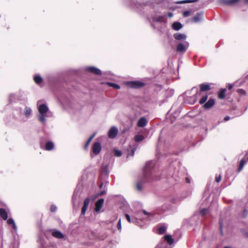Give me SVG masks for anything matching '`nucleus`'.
I'll list each match as a JSON object with an SVG mask.
<instances>
[{"mask_svg": "<svg viewBox=\"0 0 248 248\" xmlns=\"http://www.w3.org/2000/svg\"><path fill=\"white\" fill-rule=\"evenodd\" d=\"M163 18H164L163 16H161L158 15V14H155V15L154 16H153L151 17H149L148 19H149V21L150 22L152 26L154 28H155V27L154 25V22H156L161 23L163 21Z\"/></svg>", "mask_w": 248, "mask_h": 248, "instance_id": "nucleus-5", "label": "nucleus"}, {"mask_svg": "<svg viewBox=\"0 0 248 248\" xmlns=\"http://www.w3.org/2000/svg\"><path fill=\"white\" fill-rule=\"evenodd\" d=\"M240 0H220L221 3L226 5H232L237 3Z\"/></svg>", "mask_w": 248, "mask_h": 248, "instance_id": "nucleus-15", "label": "nucleus"}, {"mask_svg": "<svg viewBox=\"0 0 248 248\" xmlns=\"http://www.w3.org/2000/svg\"><path fill=\"white\" fill-rule=\"evenodd\" d=\"M189 99L191 100V101L189 102V103L191 104H194L196 102V99L195 96L190 97Z\"/></svg>", "mask_w": 248, "mask_h": 248, "instance_id": "nucleus-37", "label": "nucleus"}, {"mask_svg": "<svg viewBox=\"0 0 248 248\" xmlns=\"http://www.w3.org/2000/svg\"><path fill=\"white\" fill-rule=\"evenodd\" d=\"M134 4H135V6L137 8H139V7H142L143 6V4H141L140 3H138V2H135L134 1H133Z\"/></svg>", "mask_w": 248, "mask_h": 248, "instance_id": "nucleus-41", "label": "nucleus"}, {"mask_svg": "<svg viewBox=\"0 0 248 248\" xmlns=\"http://www.w3.org/2000/svg\"><path fill=\"white\" fill-rule=\"evenodd\" d=\"M7 223L9 225L12 224L13 226V228L15 231H16L17 230L16 226V223L13 218H10L8 219L7 220Z\"/></svg>", "mask_w": 248, "mask_h": 248, "instance_id": "nucleus-27", "label": "nucleus"}, {"mask_svg": "<svg viewBox=\"0 0 248 248\" xmlns=\"http://www.w3.org/2000/svg\"><path fill=\"white\" fill-rule=\"evenodd\" d=\"M190 13V11H186L183 13V15L184 17H187L189 16Z\"/></svg>", "mask_w": 248, "mask_h": 248, "instance_id": "nucleus-39", "label": "nucleus"}, {"mask_svg": "<svg viewBox=\"0 0 248 248\" xmlns=\"http://www.w3.org/2000/svg\"><path fill=\"white\" fill-rule=\"evenodd\" d=\"M162 241H167L168 244L171 245L173 244L174 240L170 235H166L164 236V240Z\"/></svg>", "mask_w": 248, "mask_h": 248, "instance_id": "nucleus-19", "label": "nucleus"}, {"mask_svg": "<svg viewBox=\"0 0 248 248\" xmlns=\"http://www.w3.org/2000/svg\"><path fill=\"white\" fill-rule=\"evenodd\" d=\"M114 153L115 156H117V157L121 156L122 155L121 151H120L117 149H114Z\"/></svg>", "mask_w": 248, "mask_h": 248, "instance_id": "nucleus-36", "label": "nucleus"}, {"mask_svg": "<svg viewBox=\"0 0 248 248\" xmlns=\"http://www.w3.org/2000/svg\"><path fill=\"white\" fill-rule=\"evenodd\" d=\"M118 133V128L115 126H112L108 132V136L110 139H114L116 137Z\"/></svg>", "mask_w": 248, "mask_h": 248, "instance_id": "nucleus-7", "label": "nucleus"}, {"mask_svg": "<svg viewBox=\"0 0 248 248\" xmlns=\"http://www.w3.org/2000/svg\"><path fill=\"white\" fill-rule=\"evenodd\" d=\"M141 216V220L150 221L154 217V214L151 213H148L145 210L140 211L138 215V216Z\"/></svg>", "mask_w": 248, "mask_h": 248, "instance_id": "nucleus-4", "label": "nucleus"}, {"mask_svg": "<svg viewBox=\"0 0 248 248\" xmlns=\"http://www.w3.org/2000/svg\"><path fill=\"white\" fill-rule=\"evenodd\" d=\"M226 89H224L219 91L218 96L219 99H222L225 98V96Z\"/></svg>", "mask_w": 248, "mask_h": 248, "instance_id": "nucleus-31", "label": "nucleus"}, {"mask_svg": "<svg viewBox=\"0 0 248 248\" xmlns=\"http://www.w3.org/2000/svg\"><path fill=\"white\" fill-rule=\"evenodd\" d=\"M117 228H118V229L119 230V231H121V229H122V225H121V219H120L118 221V222L117 223Z\"/></svg>", "mask_w": 248, "mask_h": 248, "instance_id": "nucleus-40", "label": "nucleus"}, {"mask_svg": "<svg viewBox=\"0 0 248 248\" xmlns=\"http://www.w3.org/2000/svg\"><path fill=\"white\" fill-rule=\"evenodd\" d=\"M14 97V95H11L9 97V99L11 101H12V97Z\"/></svg>", "mask_w": 248, "mask_h": 248, "instance_id": "nucleus-53", "label": "nucleus"}, {"mask_svg": "<svg viewBox=\"0 0 248 248\" xmlns=\"http://www.w3.org/2000/svg\"><path fill=\"white\" fill-rule=\"evenodd\" d=\"M0 216L4 220H6L7 219L8 215L5 209L3 208L0 209Z\"/></svg>", "mask_w": 248, "mask_h": 248, "instance_id": "nucleus-21", "label": "nucleus"}, {"mask_svg": "<svg viewBox=\"0 0 248 248\" xmlns=\"http://www.w3.org/2000/svg\"><path fill=\"white\" fill-rule=\"evenodd\" d=\"M246 156H248L247 159L248 160V153L246 154Z\"/></svg>", "mask_w": 248, "mask_h": 248, "instance_id": "nucleus-59", "label": "nucleus"}, {"mask_svg": "<svg viewBox=\"0 0 248 248\" xmlns=\"http://www.w3.org/2000/svg\"><path fill=\"white\" fill-rule=\"evenodd\" d=\"M23 114L25 116L26 118L27 119L31 118V117L32 115L31 108L29 107L26 106L24 109Z\"/></svg>", "mask_w": 248, "mask_h": 248, "instance_id": "nucleus-11", "label": "nucleus"}, {"mask_svg": "<svg viewBox=\"0 0 248 248\" xmlns=\"http://www.w3.org/2000/svg\"><path fill=\"white\" fill-rule=\"evenodd\" d=\"M125 218L129 223H135V224L138 223V219L137 217H132V218H131L130 216L128 214H126Z\"/></svg>", "mask_w": 248, "mask_h": 248, "instance_id": "nucleus-20", "label": "nucleus"}, {"mask_svg": "<svg viewBox=\"0 0 248 248\" xmlns=\"http://www.w3.org/2000/svg\"><path fill=\"white\" fill-rule=\"evenodd\" d=\"M103 183H101L100 185V188H102V186H103Z\"/></svg>", "mask_w": 248, "mask_h": 248, "instance_id": "nucleus-55", "label": "nucleus"}, {"mask_svg": "<svg viewBox=\"0 0 248 248\" xmlns=\"http://www.w3.org/2000/svg\"><path fill=\"white\" fill-rule=\"evenodd\" d=\"M39 114L37 116L39 121L43 124H45L46 119L53 117L52 112L45 104H41L38 107Z\"/></svg>", "mask_w": 248, "mask_h": 248, "instance_id": "nucleus-2", "label": "nucleus"}, {"mask_svg": "<svg viewBox=\"0 0 248 248\" xmlns=\"http://www.w3.org/2000/svg\"><path fill=\"white\" fill-rule=\"evenodd\" d=\"M144 83L140 81H131L128 83V85L133 88H139L144 86Z\"/></svg>", "mask_w": 248, "mask_h": 248, "instance_id": "nucleus-9", "label": "nucleus"}, {"mask_svg": "<svg viewBox=\"0 0 248 248\" xmlns=\"http://www.w3.org/2000/svg\"><path fill=\"white\" fill-rule=\"evenodd\" d=\"M182 24L178 22L173 23L172 25L173 29L175 31H179L182 28Z\"/></svg>", "mask_w": 248, "mask_h": 248, "instance_id": "nucleus-22", "label": "nucleus"}, {"mask_svg": "<svg viewBox=\"0 0 248 248\" xmlns=\"http://www.w3.org/2000/svg\"><path fill=\"white\" fill-rule=\"evenodd\" d=\"M186 183H190V179H189V178H188V177H186Z\"/></svg>", "mask_w": 248, "mask_h": 248, "instance_id": "nucleus-49", "label": "nucleus"}, {"mask_svg": "<svg viewBox=\"0 0 248 248\" xmlns=\"http://www.w3.org/2000/svg\"><path fill=\"white\" fill-rule=\"evenodd\" d=\"M104 200L103 199H100L95 203V210L96 212H99L103 206Z\"/></svg>", "mask_w": 248, "mask_h": 248, "instance_id": "nucleus-14", "label": "nucleus"}, {"mask_svg": "<svg viewBox=\"0 0 248 248\" xmlns=\"http://www.w3.org/2000/svg\"><path fill=\"white\" fill-rule=\"evenodd\" d=\"M166 231V227L164 225L160 226L157 230V233L159 234H163Z\"/></svg>", "mask_w": 248, "mask_h": 248, "instance_id": "nucleus-28", "label": "nucleus"}, {"mask_svg": "<svg viewBox=\"0 0 248 248\" xmlns=\"http://www.w3.org/2000/svg\"><path fill=\"white\" fill-rule=\"evenodd\" d=\"M104 172L106 173V174H108V166H106L104 169Z\"/></svg>", "mask_w": 248, "mask_h": 248, "instance_id": "nucleus-45", "label": "nucleus"}, {"mask_svg": "<svg viewBox=\"0 0 248 248\" xmlns=\"http://www.w3.org/2000/svg\"><path fill=\"white\" fill-rule=\"evenodd\" d=\"M215 104V100L213 99H210L206 103L203 105V107L206 109L211 108Z\"/></svg>", "mask_w": 248, "mask_h": 248, "instance_id": "nucleus-18", "label": "nucleus"}, {"mask_svg": "<svg viewBox=\"0 0 248 248\" xmlns=\"http://www.w3.org/2000/svg\"><path fill=\"white\" fill-rule=\"evenodd\" d=\"M246 161L245 159H242L241 160L240 164L238 169V172H239L241 171L242 169L243 168L245 164H246Z\"/></svg>", "mask_w": 248, "mask_h": 248, "instance_id": "nucleus-29", "label": "nucleus"}, {"mask_svg": "<svg viewBox=\"0 0 248 248\" xmlns=\"http://www.w3.org/2000/svg\"><path fill=\"white\" fill-rule=\"evenodd\" d=\"M107 84L109 85L110 87H112L115 89H120V86L115 83H111V82H107Z\"/></svg>", "mask_w": 248, "mask_h": 248, "instance_id": "nucleus-33", "label": "nucleus"}, {"mask_svg": "<svg viewBox=\"0 0 248 248\" xmlns=\"http://www.w3.org/2000/svg\"><path fill=\"white\" fill-rule=\"evenodd\" d=\"M200 90L201 91H207L210 89V87L209 84L206 83L201 84L200 86Z\"/></svg>", "mask_w": 248, "mask_h": 248, "instance_id": "nucleus-23", "label": "nucleus"}, {"mask_svg": "<svg viewBox=\"0 0 248 248\" xmlns=\"http://www.w3.org/2000/svg\"><path fill=\"white\" fill-rule=\"evenodd\" d=\"M189 46V43L187 41H185L184 43H179L176 46V50L178 53H184L186 51Z\"/></svg>", "mask_w": 248, "mask_h": 248, "instance_id": "nucleus-3", "label": "nucleus"}, {"mask_svg": "<svg viewBox=\"0 0 248 248\" xmlns=\"http://www.w3.org/2000/svg\"><path fill=\"white\" fill-rule=\"evenodd\" d=\"M106 191L105 190L101 191L100 193L99 194V195L102 196L105 193Z\"/></svg>", "mask_w": 248, "mask_h": 248, "instance_id": "nucleus-46", "label": "nucleus"}, {"mask_svg": "<svg viewBox=\"0 0 248 248\" xmlns=\"http://www.w3.org/2000/svg\"><path fill=\"white\" fill-rule=\"evenodd\" d=\"M230 117L229 116H226L224 118V120L225 121H227L229 120H230Z\"/></svg>", "mask_w": 248, "mask_h": 248, "instance_id": "nucleus-47", "label": "nucleus"}, {"mask_svg": "<svg viewBox=\"0 0 248 248\" xmlns=\"http://www.w3.org/2000/svg\"><path fill=\"white\" fill-rule=\"evenodd\" d=\"M221 180V175H219L218 176H216V181L217 182V183H218Z\"/></svg>", "mask_w": 248, "mask_h": 248, "instance_id": "nucleus-44", "label": "nucleus"}, {"mask_svg": "<svg viewBox=\"0 0 248 248\" xmlns=\"http://www.w3.org/2000/svg\"><path fill=\"white\" fill-rule=\"evenodd\" d=\"M244 2L247 4H248V0H244Z\"/></svg>", "mask_w": 248, "mask_h": 248, "instance_id": "nucleus-54", "label": "nucleus"}, {"mask_svg": "<svg viewBox=\"0 0 248 248\" xmlns=\"http://www.w3.org/2000/svg\"><path fill=\"white\" fill-rule=\"evenodd\" d=\"M220 233L222 234V224L221 222H220Z\"/></svg>", "mask_w": 248, "mask_h": 248, "instance_id": "nucleus-48", "label": "nucleus"}, {"mask_svg": "<svg viewBox=\"0 0 248 248\" xmlns=\"http://www.w3.org/2000/svg\"><path fill=\"white\" fill-rule=\"evenodd\" d=\"M168 16L169 17H172L173 16V14L172 13H169L168 14Z\"/></svg>", "mask_w": 248, "mask_h": 248, "instance_id": "nucleus-52", "label": "nucleus"}, {"mask_svg": "<svg viewBox=\"0 0 248 248\" xmlns=\"http://www.w3.org/2000/svg\"><path fill=\"white\" fill-rule=\"evenodd\" d=\"M207 212V210L206 209L203 208L201 211V214L202 216L205 215Z\"/></svg>", "mask_w": 248, "mask_h": 248, "instance_id": "nucleus-43", "label": "nucleus"}, {"mask_svg": "<svg viewBox=\"0 0 248 248\" xmlns=\"http://www.w3.org/2000/svg\"><path fill=\"white\" fill-rule=\"evenodd\" d=\"M203 13L200 12L198 13L192 19V21L194 23H198L202 20Z\"/></svg>", "mask_w": 248, "mask_h": 248, "instance_id": "nucleus-10", "label": "nucleus"}, {"mask_svg": "<svg viewBox=\"0 0 248 248\" xmlns=\"http://www.w3.org/2000/svg\"><path fill=\"white\" fill-rule=\"evenodd\" d=\"M229 90H231L232 88V85L231 84H229L228 86Z\"/></svg>", "mask_w": 248, "mask_h": 248, "instance_id": "nucleus-50", "label": "nucleus"}, {"mask_svg": "<svg viewBox=\"0 0 248 248\" xmlns=\"http://www.w3.org/2000/svg\"><path fill=\"white\" fill-rule=\"evenodd\" d=\"M101 150V145L100 142H95L92 147V151L95 155H98Z\"/></svg>", "mask_w": 248, "mask_h": 248, "instance_id": "nucleus-8", "label": "nucleus"}, {"mask_svg": "<svg viewBox=\"0 0 248 248\" xmlns=\"http://www.w3.org/2000/svg\"><path fill=\"white\" fill-rule=\"evenodd\" d=\"M240 93H241L242 94H245L246 93L245 91H244L243 90H240Z\"/></svg>", "mask_w": 248, "mask_h": 248, "instance_id": "nucleus-51", "label": "nucleus"}, {"mask_svg": "<svg viewBox=\"0 0 248 248\" xmlns=\"http://www.w3.org/2000/svg\"><path fill=\"white\" fill-rule=\"evenodd\" d=\"M90 199L86 198L84 202V205L82 208L81 214L84 215L90 203Z\"/></svg>", "mask_w": 248, "mask_h": 248, "instance_id": "nucleus-16", "label": "nucleus"}, {"mask_svg": "<svg viewBox=\"0 0 248 248\" xmlns=\"http://www.w3.org/2000/svg\"><path fill=\"white\" fill-rule=\"evenodd\" d=\"M56 209H57V207H56V206L55 205H52L51 206V207H50V211H51V212H54L56 211Z\"/></svg>", "mask_w": 248, "mask_h": 248, "instance_id": "nucleus-42", "label": "nucleus"}, {"mask_svg": "<svg viewBox=\"0 0 248 248\" xmlns=\"http://www.w3.org/2000/svg\"><path fill=\"white\" fill-rule=\"evenodd\" d=\"M196 1H197V0H182V1H177L176 3H178V4H182V3L193 2H195Z\"/></svg>", "mask_w": 248, "mask_h": 248, "instance_id": "nucleus-34", "label": "nucleus"}, {"mask_svg": "<svg viewBox=\"0 0 248 248\" xmlns=\"http://www.w3.org/2000/svg\"><path fill=\"white\" fill-rule=\"evenodd\" d=\"M34 82L38 85L41 84L43 81L42 78L39 75H36L33 78Z\"/></svg>", "mask_w": 248, "mask_h": 248, "instance_id": "nucleus-26", "label": "nucleus"}, {"mask_svg": "<svg viewBox=\"0 0 248 248\" xmlns=\"http://www.w3.org/2000/svg\"><path fill=\"white\" fill-rule=\"evenodd\" d=\"M144 137L142 135H137L135 137V140L136 142H140L142 141Z\"/></svg>", "mask_w": 248, "mask_h": 248, "instance_id": "nucleus-32", "label": "nucleus"}, {"mask_svg": "<svg viewBox=\"0 0 248 248\" xmlns=\"http://www.w3.org/2000/svg\"><path fill=\"white\" fill-rule=\"evenodd\" d=\"M147 124V121L146 119L143 117L140 118L138 122L137 125L139 127H143L146 125Z\"/></svg>", "mask_w": 248, "mask_h": 248, "instance_id": "nucleus-17", "label": "nucleus"}, {"mask_svg": "<svg viewBox=\"0 0 248 248\" xmlns=\"http://www.w3.org/2000/svg\"><path fill=\"white\" fill-rule=\"evenodd\" d=\"M194 89H195V90L196 91H197V88H193V90H194Z\"/></svg>", "mask_w": 248, "mask_h": 248, "instance_id": "nucleus-57", "label": "nucleus"}, {"mask_svg": "<svg viewBox=\"0 0 248 248\" xmlns=\"http://www.w3.org/2000/svg\"><path fill=\"white\" fill-rule=\"evenodd\" d=\"M85 70L96 75H100L102 74V72L100 69L94 66L87 67L85 68Z\"/></svg>", "mask_w": 248, "mask_h": 248, "instance_id": "nucleus-6", "label": "nucleus"}, {"mask_svg": "<svg viewBox=\"0 0 248 248\" xmlns=\"http://www.w3.org/2000/svg\"><path fill=\"white\" fill-rule=\"evenodd\" d=\"M75 193H74V195H73V200H74L75 197Z\"/></svg>", "mask_w": 248, "mask_h": 248, "instance_id": "nucleus-56", "label": "nucleus"}, {"mask_svg": "<svg viewBox=\"0 0 248 248\" xmlns=\"http://www.w3.org/2000/svg\"><path fill=\"white\" fill-rule=\"evenodd\" d=\"M52 235L58 239H62L64 237V235L60 231L57 230H52Z\"/></svg>", "mask_w": 248, "mask_h": 248, "instance_id": "nucleus-13", "label": "nucleus"}, {"mask_svg": "<svg viewBox=\"0 0 248 248\" xmlns=\"http://www.w3.org/2000/svg\"><path fill=\"white\" fill-rule=\"evenodd\" d=\"M224 248H230L229 247H225Z\"/></svg>", "mask_w": 248, "mask_h": 248, "instance_id": "nucleus-58", "label": "nucleus"}, {"mask_svg": "<svg viewBox=\"0 0 248 248\" xmlns=\"http://www.w3.org/2000/svg\"><path fill=\"white\" fill-rule=\"evenodd\" d=\"M135 150H136V148H133L132 149L131 151L130 152V153H128L127 155V157H129L130 156H133V155H134V153H135Z\"/></svg>", "mask_w": 248, "mask_h": 248, "instance_id": "nucleus-38", "label": "nucleus"}, {"mask_svg": "<svg viewBox=\"0 0 248 248\" xmlns=\"http://www.w3.org/2000/svg\"><path fill=\"white\" fill-rule=\"evenodd\" d=\"M167 245L164 241H161L155 248H167Z\"/></svg>", "mask_w": 248, "mask_h": 248, "instance_id": "nucleus-30", "label": "nucleus"}, {"mask_svg": "<svg viewBox=\"0 0 248 248\" xmlns=\"http://www.w3.org/2000/svg\"><path fill=\"white\" fill-rule=\"evenodd\" d=\"M207 98H208V95H203L202 97V98H201V99L200 100V103L201 104H202L204 103L206 101V100H207Z\"/></svg>", "mask_w": 248, "mask_h": 248, "instance_id": "nucleus-35", "label": "nucleus"}, {"mask_svg": "<svg viewBox=\"0 0 248 248\" xmlns=\"http://www.w3.org/2000/svg\"><path fill=\"white\" fill-rule=\"evenodd\" d=\"M54 147L53 143L51 141H48L46 143L45 145V149L47 151L52 150Z\"/></svg>", "mask_w": 248, "mask_h": 248, "instance_id": "nucleus-24", "label": "nucleus"}, {"mask_svg": "<svg viewBox=\"0 0 248 248\" xmlns=\"http://www.w3.org/2000/svg\"><path fill=\"white\" fill-rule=\"evenodd\" d=\"M96 135V133H94L91 136V137L89 138V139L87 140L86 144H85L84 145V149H86L88 148V146L89 145V144L90 143V142H91V141L93 139V138Z\"/></svg>", "mask_w": 248, "mask_h": 248, "instance_id": "nucleus-25", "label": "nucleus"}, {"mask_svg": "<svg viewBox=\"0 0 248 248\" xmlns=\"http://www.w3.org/2000/svg\"><path fill=\"white\" fill-rule=\"evenodd\" d=\"M154 166L155 163L153 161L146 163L143 171V177L140 180V182L137 184V189L139 191H141L142 189L141 183L149 182L152 180L156 179L154 178V170L153 168Z\"/></svg>", "mask_w": 248, "mask_h": 248, "instance_id": "nucleus-1", "label": "nucleus"}, {"mask_svg": "<svg viewBox=\"0 0 248 248\" xmlns=\"http://www.w3.org/2000/svg\"><path fill=\"white\" fill-rule=\"evenodd\" d=\"M173 37L177 40L183 41L186 39L187 36L185 34L177 32L173 34Z\"/></svg>", "mask_w": 248, "mask_h": 248, "instance_id": "nucleus-12", "label": "nucleus"}]
</instances>
